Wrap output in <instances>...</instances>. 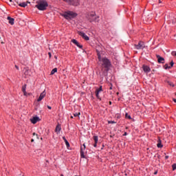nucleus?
I'll use <instances>...</instances> for the list:
<instances>
[{"mask_svg": "<svg viewBox=\"0 0 176 176\" xmlns=\"http://www.w3.org/2000/svg\"><path fill=\"white\" fill-rule=\"evenodd\" d=\"M98 58L102 65V72L104 74H107L108 71H109V67H111V61L107 58H101V55H100V52H98Z\"/></svg>", "mask_w": 176, "mask_h": 176, "instance_id": "nucleus-1", "label": "nucleus"}, {"mask_svg": "<svg viewBox=\"0 0 176 176\" xmlns=\"http://www.w3.org/2000/svg\"><path fill=\"white\" fill-rule=\"evenodd\" d=\"M87 19L90 23H98L100 21V16H97L94 12H89L87 15Z\"/></svg>", "mask_w": 176, "mask_h": 176, "instance_id": "nucleus-2", "label": "nucleus"}, {"mask_svg": "<svg viewBox=\"0 0 176 176\" xmlns=\"http://www.w3.org/2000/svg\"><path fill=\"white\" fill-rule=\"evenodd\" d=\"M37 5L35 6L38 10H46V8H47L48 4L46 0H38L36 2Z\"/></svg>", "mask_w": 176, "mask_h": 176, "instance_id": "nucleus-3", "label": "nucleus"}, {"mask_svg": "<svg viewBox=\"0 0 176 176\" xmlns=\"http://www.w3.org/2000/svg\"><path fill=\"white\" fill-rule=\"evenodd\" d=\"M61 16L63 17H65L66 20H71L72 19H74V17H76L78 14L76 13L72 12V11H67L61 14Z\"/></svg>", "mask_w": 176, "mask_h": 176, "instance_id": "nucleus-4", "label": "nucleus"}, {"mask_svg": "<svg viewBox=\"0 0 176 176\" xmlns=\"http://www.w3.org/2000/svg\"><path fill=\"white\" fill-rule=\"evenodd\" d=\"M65 2L72 5V6H79V0H63Z\"/></svg>", "mask_w": 176, "mask_h": 176, "instance_id": "nucleus-5", "label": "nucleus"}, {"mask_svg": "<svg viewBox=\"0 0 176 176\" xmlns=\"http://www.w3.org/2000/svg\"><path fill=\"white\" fill-rule=\"evenodd\" d=\"M145 47V44H144V42L140 41L138 44L135 45V49H137V50H142Z\"/></svg>", "mask_w": 176, "mask_h": 176, "instance_id": "nucleus-6", "label": "nucleus"}, {"mask_svg": "<svg viewBox=\"0 0 176 176\" xmlns=\"http://www.w3.org/2000/svg\"><path fill=\"white\" fill-rule=\"evenodd\" d=\"M102 91V86H100L98 89H96L95 91V94L98 100H101V98H100V93Z\"/></svg>", "mask_w": 176, "mask_h": 176, "instance_id": "nucleus-7", "label": "nucleus"}, {"mask_svg": "<svg viewBox=\"0 0 176 176\" xmlns=\"http://www.w3.org/2000/svg\"><path fill=\"white\" fill-rule=\"evenodd\" d=\"M78 35H80V36H82V38H83V39H85V41H89V36L87 35H86V34H85V32H78Z\"/></svg>", "mask_w": 176, "mask_h": 176, "instance_id": "nucleus-8", "label": "nucleus"}, {"mask_svg": "<svg viewBox=\"0 0 176 176\" xmlns=\"http://www.w3.org/2000/svg\"><path fill=\"white\" fill-rule=\"evenodd\" d=\"M46 96V91L44 90L41 94L39 98H38L37 101L39 102L40 101H42L43 98Z\"/></svg>", "mask_w": 176, "mask_h": 176, "instance_id": "nucleus-9", "label": "nucleus"}, {"mask_svg": "<svg viewBox=\"0 0 176 176\" xmlns=\"http://www.w3.org/2000/svg\"><path fill=\"white\" fill-rule=\"evenodd\" d=\"M72 43H74V45H76V46H78V47H79V49H82V47H83L82 45H80L79 43V42H78V41H76V39H72Z\"/></svg>", "mask_w": 176, "mask_h": 176, "instance_id": "nucleus-10", "label": "nucleus"}, {"mask_svg": "<svg viewBox=\"0 0 176 176\" xmlns=\"http://www.w3.org/2000/svg\"><path fill=\"white\" fill-rule=\"evenodd\" d=\"M142 69L144 72H146V74H148V72H151V67L147 65H143Z\"/></svg>", "mask_w": 176, "mask_h": 176, "instance_id": "nucleus-11", "label": "nucleus"}, {"mask_svg": "<svg viewBox=\"0 0 176 176\" xmlns=\"http://www.w3.org/2000/svg\"><path fill=\"white\" fill-rule=\"evenodd\" d=\"M30 122L33 124H35L38 122H39V117H33L32 119H30Z\"/></svg>", "mask_w": 176, "mask_h": 176, "instance_id": "nucleus-12", "label": "nucleus"}, {"mask_svg": "<svg viewBox=\"0 0 176 176\" xmlns=\"http://www.w3.org/2000/svg\"><path fill=\"white\" fill-rule=\"evenodd\" d=\"M156 57L158 60V63L164 64V58L160 56V55H156Z\"/></svg>", "mask_w": 176, "mask_h": 176, "instance_id": "nucleus-13", "label": "nucleus"}, {"mask_svg": "<svg viewBox=\"0 0 176 176\" xmlns=\"http://www.w3.org/2000/svg\"><path fill=\"white\" fill-rule=\"evenodd\" d=\"M60 131H61V125L58 124L55 129V133H56V134H60Z\"/></svg>", "mask_w": 176, "mask_h": 176, "instance_id": "nucleus-14", "label": "nucleus"}, {"mask_svg": "<svg viewBox=\"0 0 176 176\" xmlns=\"http://www.w3.org/2000/svg\"><path fill=\"white\" fill-rule=\"evenodd\" d=\"M7 19L8 20L9 24H11V25H13V24H14V19L10 16H8Z\"/></svg>", "mask_w": 176, "mask_h": 176, "instance_id": "nucleus-15", "label": "nucleus"}, {"mask_svg": "<svg viewBox=\"0 0 176 176\" xmlns=\"http://www.w3.org/2000/svg\"><path fill=\"white\" fill-rule=\"evenodd\" d=\"M26 87H27L26 85H25L22 87V91H23L24 96H27V91H25Z\"/></svg>", "mask_w": 176, "mask_h": 176, "instance_id": "nucleus-16", "label": "nucleus"}, {"mask_svg": "<svg viewBox=\"0 0 176 176\" xmlns=\"http://www.w3.org/2000/svg\"><path fill=\"white\" fill-rule=\"evenodd\" d=\"M23 71H24L25 75H26V76L30 75V72H31V71L30 69H24Z\"/></svg>", "mask_w": 176, "mask_h": 176, "instance_id": "nucleus-17", "label": "nucleus"}, {"mask_svg": "<svg viewBox=\"0 0 176 176\" xmlns=\"http://www.w3.org/2000/svg\"><path fill=\"white\" fill-rule=\"evenodd\" d=\"M19 6H21V8H25L27 6V3L23 2L19 4Z\"/></svg>", "mask_w": 176, "mask_h": 176, "instance_id": "nucleus-18", "label": "nucleus"}, {"mask_svg": "<svg viewBox=\"0 0 176 176\" xmlns=\"http://www.w3.org/2000/svg\"><path fill=\"white\" fill-rule=\"evenodd\" d=\"M93 138H94V142H96V144H98V136L95 135L93 137Z\"/></svg>", "mask_w": 176, "mask_h": 176, "instance_id": "nucleus-19", "label": "nucleus"}, {"mask_svg": "<svg viewBox=\"0 0 176 176\" xmlns=\"http://www.w3.org/2000/svg\"><path fill=\"white\" fill-rule=\"evenodd\" d=\"M56 72H57V68L55 67L52 70L50 75H54Z\"/></svg>", "mask_w": 176, "mask_h": 176, "instance_id": "nucleus-20", "label": "nucleus"}, {"mask_svg": "<svg viewBox=\"0 0 176 176\" xmlns=\"http://www.w3.org/2000/svg\"><path fill=\"white\" fill-rule=\"evenodd\" d=\"M157 146V148H163V145H162V142L160 140L158 141Z\"/></svg>", "mask_w": 176, "mask_h": 176, "instance_id": "nucleus-21", "label": "nucleus"}, {"mask_svg": "<svg viewBox=\"0 0 176 176\" xmlns=\"http://www.w3.org/2000/svg\"><path fill=\"white\" fill-rule=\"evenodd\" d=\"M65 142L66 146L67 148H69V142H68V140H67V139H65Z\"/></svg>", "mask_w": 176, "mask_h": 176, "instance_id": "nucleus-22", "label": "nucleus"}, {"mask_svg": "<svg viewBox=\"0 0 176 176\" xmlns=\"http://www.w3.org/2000/svg\"><path fill=\"white\" fill-rule=\"evenodd\" d=\"M170 68H171V66H168V64H166L164 65V69H170Z\"/></svg>", "mask_w": 176, "mask_h": 176, "instance_id": "nucleus-23", "label": "nucleus"}, {"mask_svg": "<svg viewBox=\"0 0 176 176\" xmlns=\"http://www.w3.org/2000/svg\"><path fill=\"white\" fill-rule=\"evenodd\" d=\"M125 118H126V119L131 120V116H129L127 113L125 114Z\"/></svg>", "mask_w": 176, "mask_h": 176, "instance_id": "nucleus-24", "label": "nucleus"}, {"mask_svg": "<svg viewBox=\"0 0 176 176\" xmlns=\"http://www.w3.org/2000/svg\"><path fill=\"white\" fill-rule=\"evenodd\" d=\"M80 156H81V157L85 158V153H83V151L82 150V148H81V151H80Z\"/></svg>", "mask_w": 176, "mask_h": 176, "instance_id": "nucleus-25", "label": "nucleus"}, {"mask_svg": "<svg viewBox=\"0 0 176 176\" xmlns=\"http://www.w3.org/2000/svg\"><path fill=\"white\" fill-rule=\"evenodd\" d=\"M172 168H173V171L176 170V164H173L172 165Z\"/></svg>", "mask_w": 176, "mask_h": 176, "instance_id": "nucleus-26", "label": "nucleus"}, {"mask_svg": "<svg viewBox=\"0 0 176 176\" xmlns=\"http://www.w3.org/2000/svg\"><path fill=\"white\" fill-rule=\"evenodd\" d=\"M79 115H80V113H74V118H76V117L79 116Z\"/></svg>", "mask_w": 176, "mask_h": 176, "instance_id": "nucleus-27", "label": "nucleus"}, {"mask_svg": "<svg viewBox=\"0 0 176 176\" xmlns=\"http://www.w3.org/2000/svg\"><path fill=\"white\" fill-rule=\"evenodd\" d=\"M168 84L170 85V86H173V87H174V85L170 82V81H168Z\"/></svg>", "mask_w": 176, "mask_h": 176, "instance_id": "nucleus-28", "label": "nucleus"}, {"mask_svg": "<svg viewBox=\"0 0 176 176\" xmlns=\"http://www.w3.org/2000/svg\"><path fill=\"white\" fill-rule=\"evenodd\" d=\"M115 123H116V122H115V121H109V124H113Z\"/></svg>", "mask_w": 176, "mask_h": 176, "instance_id": "nucleus-29", "label": "nucleus"}, {"mask_svg": "<svg viewBox=\"0 0 176 176\" xmlns=\"http://www.w3.org/2000/svg\"><path fill=\"white\" fill-rule=\"evenodd\" d=\"M170 68L172 67H173V65H174V62L172 60L171 62H170Z\"/></svg>", "mask_w": 176, "mask_h": 176, "instance_id": "nucleus-30", "label": "nucleus"}, {"mask_svg": "<svg viewBox=\"0 0 176 176\" xmlns=\"http://www.w3.org/2000/svg\"><path fill=\"white\" fill-rule=\"evenodd\" d=\"M33 135H36L37 140H39V137L38 136V134H36V133H33Z\"/></svg>", "mask_w": 176, "mask_h": 176, "instance_id": "nucleus-31", "label": "nucleus"}, {"mask_svg": "<svg viewBox=\"0 0 176 176\" xmlns=\"http://www.w3.org/2000/svg\"><path fill=\"white\" fill-rule=\"evenodd\" d=\"M48 55H49V57H50V58L52 57V53L51 52H49L48 53Z\"/></svg>", "mask_w": 176, "mask_h": 176, "instance_id": "nucleus-32", "label": "nucleus"}, {"mask_svg": "<svg viewBox=\"0 0 176 176\" xmlns=\"http://www.w3.org/2000/svg\"><path fill=\"white\" fill-rule=\"evenodd\" d=\"M94 148H97V143H94Z\"/></svg>", "mask_w": 176, "mask_h": 176, "instance_id": "nucleus-33", "label": "nucleus"}, {"mask_svg": "<svg viewBox=\"0 0 176 176\" xmlns=\"http://www.w3.org/2000/svg\"><path fill=\"white\" fill-rule=\"evenodd\" d=\"M48 109H52V107L47 106Z\"/></svg>", "mask_w": 176, "mask_h": 176, "instance_id": "nucleus-34", "label": "nucleus"}, {"mask_svg": "<svg viewBox=\"0 0 176 176\" xmlns=\"http://www.w3.org/2000/svg\"><path fill=\"white\" fill-rule=\"evenodd\" d=\"M123 135H127V132H124V133L123 134Z\"/></svg>", "mask_w": 176, "mask_h": 176, "instance_id": "nucleus-35", "label": "nucleus"}, {"mask_svg": "<svg viewBox=\"0 0 176 176\" xmlns=\"http://www.w3.org/2000/svg\"><path fill=\"white\" fill-rule=\"evenodd\" d=\"M157 174V171H155V173H154V175H156Z\"/></svg>", "mask_w": 176, "mask_h": 176, "instance_id": "nucleus-36", "label": "nucleus"}, {"mask_svg": "<svg viewBox=\"0 0 176 176\" xmlns=\"http://www.w3.org/2000/svg\"><path fill=\"white\" fill-rule=\"evenodd\" d=\"M15 68H16L17 69H19V66L15 65Z\"/></svg>", "mask_w": 176, "mask_h": 176, "instance_id": "nucleus-37", "label": "nucleus"}, {"mask_svg": "<svg viewBox=\"0 0 176 176\" xmlns=\"http://www.w3.org/2000/svg\"><path fill=\"white\" fill-rule=\"evenodd\" d=\"M165 159H166V160L168 159V156L166 155V156L165 157Z\"/></svg>", "mask_w": 176, "mask_h": 176, "instance_id": "nucleus-38", "label": "nucleus"}, {"mask_svg": "<svg viewBox=\"0 0 176 176\" xmlns=\"http://www.w3.org/2000/svg\"><path fill=\"white\" fill-rule=\"evenodd\" d=\"M84 146V149H86V146L85 144H83Z\"/></svg>", "mask_w": 176, "mask_h": 176, "instance_id": "nucleus-39", "label": "nucleus"}, {"mask_svg": "<svg viewBox=\"0 0 176 176\" xmlns=\"http://www.w3.org/2000/svg\"><path fill=\"white\" fill-rule=\"evenodd\" d=\"M173 101L176 103V99L173 98Z\"/></svg>", "mask_w": 176, "mask_h": 176, "instance_id": "nucleus-40", "label": "nucleus"}, {"mask_svg": "<svg viewBox=\"0 0 176 176\" xmlns=\"http://www.w3.org/2000/svg\"><path fill=\"white\" fill-rule=\"evenodd\" d=\"M31 142H34V139H32V140H31Z\"/></svg>", "mask_w": 176, "mask_h": 176, "instance_id": "nucleus-41", "label": "nucleus"}, {"mask_svg": "<svg viewBox=\"0 0 176 176\" xmlns=\"http://www.w3.org/2000/svg\"><path fill=\"white\" fill-rule=\"evenodd\" d=\"M63 139L64 140V141H65V137H63Z\"/></svg>", "mask_w": 176, "mask_h": 176, "instance_id": "nucleus-42", "label": "nucleus"}, {"mask_svg": "<svg viewBox=\"0 0 176 176\" xmlns=\"http://www.w3.org/2000/svg\"><path fill=\"white\" fill-rule=\"evenodd\" d=\"M110 90H112V87H110Z\"/></svg>", "mask_w": 176, "mask_h": 176, "instance_id": "nucleus-43", "label": "nucleus"}, {"mask_svg": "<svg viewBox=\"0 0 176 176\" xmlns=\"http://www.w3.org/2000/svg\"><path fill=\"white\" fill-rule=\"evenodd\" d=\"M71 118H72V119H73V118H74V117H73V116H71Z\"/></svg>", "mask_w": 176, "mask_h": 176, "instance_id": "nucleus-44", "label": "nucleus"}, {"mask_svg": "<svg viewBox=\"0 0 176 176\" xmlns=\"http://www.w3.org/2000/svg\"><path fill=\"white\" fill-rule=\"evenodd\" d=\"M60 176H64V175L61 174Z\"/></svg>", "mask_w": 176, "mask_h": 176, "instance_id": "nucleus-45", "label": "nucleus"}, {"mask_svg": "<svg viewBox=\"0 0 176 176\" xmlns=\"http://www.w3.org/2000/svg\"><path fill=\"white\" fill-rule=\"evenodd\" d=\"M10 2H12V0H10Z\"/></svg>", "mask_w": 176, "mask_h": 176, "instance_id": "nucleus-46", "label": "nucleus"}, {"mask_svg": "<svg viewBox=\"0 0 176 176\" xmlns=\"http://www.w3.org/2000/svg\"><path fill=\"white\" fill-rule=\"evenodd\" d=\"M27 3H30V2L27 1Z\"/></svg>", "mask_w": 176, "mask_h": 176, "instance_id": "nucleus-47", "label": "nucleus"}, {"mask_svg": "<svg viewBox=\"0 0 176 176\" xmlns=\"http://www.w3.org/2000/svg\"><path fill=\"white\" fill-rule=\"evenodd\" d=\"M1 43H2V44H3V43H3V42H1Z\"/></svg>", "mask_w": 176, "mask_h": 176, "instance_id": "nucleus-48", "label": "nucleus"}, {"mask_svg": "<svg viewBox=\"0 0 176 176\" xmlns=\"http://www.w3.org/2000/svg\"><path fill=\"white\" fill-rule=\"evenodd\" d=\"M41 140H43V138H41Z\"/></svg>", "mask_w": 176, "mask_h": 176, "instance_id": "nucleus-49", "label": "nucleus"}]
</instances>
